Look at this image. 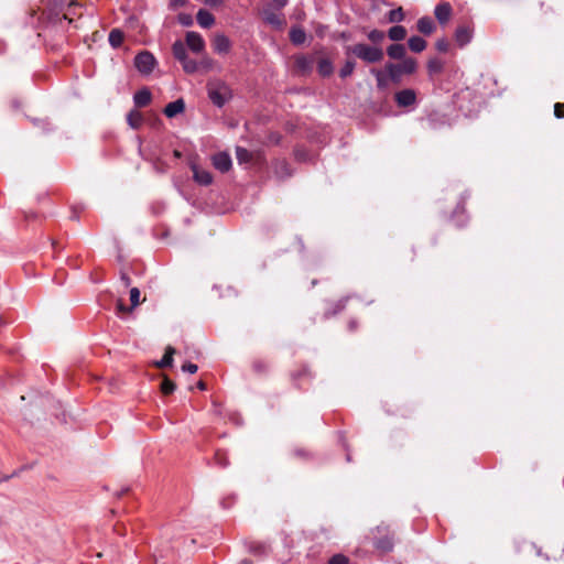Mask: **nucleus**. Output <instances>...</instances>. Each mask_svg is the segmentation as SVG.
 I'll use <instances>...</instances> for the list:
<instances>
[{"instance_id": "52", "label": "nucleus", "mask_w": 564, "mask_h": 564, "mask_svg": "<svg viewBox=\"0 0 564 564\" xmlns=\"http://www.w3.org/2000/svg\"><path fill=\"white\" fill-rule=\"evenodd\" d=\"M349 328H350L351 330L356 329V328H357V324H356V322H354V321H352V322H350V323H349Z\"/></svg>"}, {"instance_id": "18", "label": "nucleus", "mask_w": 564, "mask_h": 564, "mask_svg": "<svg viewBox=\"0 0 564 564\" xmlns=\"http://www.w3.org/2000/svg\"><path fill=\"white\" fill-rule=\"evenodd\" d=\"M152 99L151 91L143 88L134 94L133 100L137 107H147Z\"/></svg>"}, {"instance_id": "10", "label": "nucleus", "mask_w": 564, "mask_h": 564, "mask_svg": "<svg viewBox=\"0 0 564 564\" xmlns=\"http://www.w3.org/2000/svg\"><path fill=\"white\" fill-rule=\"evenodd\" d=\"M473 36V29L469 25H459L455 31V41L463 47L468 44Z\"/></svg>"}, {"instance_id": "58", "label": "nucleus", "mask_w": 564, "mask_h": 564, "mask_svg": "<svg viewBox=\"0 0 564 564\" xmlns=\"http://www.w3.org/2000/svg\"><path fill=\"white\" fill-rule=\"evenodd\" d=\"M561 558H564V547H563V554L561 555Z\"/></svg>"}, {"instance_id": "39", "label": "nucleus", "mask_w": 564, "mask_h": 564, "mask_svg": "<svg viewBox=\"0 0 564 564\" xmlns=\"http://www.w3.org/2000/svg\"><path fill=\"white\" fill-rule=\"evenodd\" d=\"M178 23L183 26H192L193 18L188 13H180L177 17Z\"/></svg>"}, {"instance_id": "50", "label": "nucleus", "mask_w": 564, "mask_h": 564, "mask_svg": "<svg viewBox=\"0 0 564 564\" xmlns=\"http://www.w3.org/2000/svg\"><path fill=\"white\" fill-rule=\"evenodd\" d=\"M197 388L199 390H206L207 386H206V383L203 380H200V381L197 382Z\"/></svg>"}, {"instance_id": "14", "label": "nucleus", "mask_w": 564, "mask_h": 564, "mask_svg": "<svg viewBox=\"0 0 564 564\" xmlns=\"http://www.w3.org/2000/svg\"><path fill=\"white\" fill-rule=\"evenodd\" d=\"M192 171H193L194 181L196 183H198L199 185H204V186L212 184L213 176H212L210 172L199 169L197 165H192Z\"/></svg>"}, {"instance_id": "41", "label": "nucleus", "mask_w": 564, "mask_h": 564, "mask_svg": "<svg viewBox=\"0 0 564 564\" xmlns=\"http://www.w3.org/2000/svg\"><path fill=\"white\" fill-rule=\"evenodd\" d=\"M252 368L257 373H264L268 370V365L263 360H254L252 364Z\"/></svg>"}, {"instance_id": "37", "label": "nucleus", "mask_w": 564, "mask_h": 564, "mask_svg": "<svg viewBox=\"0 0 564 564\" xmlns=\"http://www.w3.org/2000/svg\"><path fill=\"white\" fill-rule=\"evenodd\" d=\"M216 65V62L209 57V56H204L202 58V61L198 63V68L202 67L204 68L206 72L208 70H212Z\"/></svg>"}, {"instance_id": "34", "label": "nucleus", "mask_w": 564, "mask_h": 564, "mask_svg": "<svg viewBox=\"0 0 564 564\" xmlns=\"http://www.w3.org/2000/svg\"><path fill=\"white\" fill-rule=\"evenodd\" d=\"M356 63L351 59L346 61L345 65L339 70V76L346 78L350 76L355 69Z\"/></svg>"}, {"instance_id": "44", "label": "nucleus", "mask_w": 564, "mask_h": 564, "mask_svg": "<svg viewBox=\"0 0 564 564\" xmlns=\"http://www.w3.org/2000/svg\"><path fill=\"white\" fill-rule=\"evenodd\" d=\"M348 558L345 555L336 554L330 557L328 564H348Z\"/></svg>"}, {"instance_id": "3", "label": "nucleus", "mask_w": 564, "mask_h": 564, "mask_svg": "<svg viewBox=\"0 0 564 564\" xmlns=\"http://www.w3.org/2000/svg\"><path fill=\"white\" fill-rule=\"evenodd\" d=\"M386 72L392 83L399 84L403 74L411 75L416 70V61L412 57L404 58L401 63H387Z\"/></svg>"}, {"instance_id": "13", "label": "nucleus", "mask_w": 564, "mask_h": 564, "mask_svg": "<svg viewBox=\"0 0 564 564\" xmlns=\"http://www.w3.org/2000/svg\"><path fill=\"white\" fill-rule=\"evenodd\" d=\"M213 164L215 169L225 173L228 172L231 167V159L225 152H219L213 156Z\"/></svg>"}, {"instance_id": "25", "label": "nucleus", "mask_w": 564, "mask_h": 564, "mask_svg": "<svg viewBox=\"0 0 564 564\" xmlns=\"http://www.w3.org/2000/svg\"><path fill=\"white\" fill-rule=\"evenodd\" d=\"M444 68V62L437 57H433L427 62V72L430 76L441 74Z\"/></svg>"}, {"instance_id": "42", "label": "nucleus", "mask_w": 564, "mask_h": 564, "mask_svg": "<svg viewBox=\"0 0 564 564\" xmlns=\"http://www.w3.org/2000/svg\"><path fill=\"white\" fill-rule=\"evenodd\" d=\"M116 308L118 314H128L133 310L131 306L128 307L121 299L117 301Z\"/></svg>"}, {"instance_id": "23", "label": "nucleus", "mask_w": 564, "mask_h": 564, "mask_svg": "<svg viewBox=\"0 0 564 564\" xmlns=\"http://www.w3.org/2000/svg\"><path fill=\"white\" fill-rule=\"evenodd\" d=\"M317 72L323 77H328L333 74V63L328 58H321L317 64Z\"/></svg>"}, {"instance_id": "24", "label": "nucleus", "mask_w": 564, "mask_h": 564, "mask_svg": "<svg viewBox=\"0 0 564 564\" xmlns=\"http://www.w3.org/2000/svg\"><path fill=\"white\" fill-rule=\"evenodd\" d=\"M174 354H175V349L171 346H167L165 349L164 356L162 357V359L160 361L155 362V366L161 369L171 367L173 364Z\"/></svg>"}, {"instance_id": "19", "label": "nucleus", "mask_w": 564, "mask_h": 564, "mask_svg": "<svg viewBox=\"0 0 564 564\" xmlns=\"http://www.w3.org/2000/svg\"><path fill=\"white\" fill-rule=\"evenodd\" d=\"M387 54L392 59H402L403 61L404 58H406L405 57L406 50L403 44H391L387 48Z\"/></svg>"}, {"instance_id": "22", "label": "nucleus", "mask_w": 564, "mask_h": 564, "mask_svg": "<svg viewBox=\"0 0 564 564\" xmlns=\"http://www.w3.org/2000/svg\"><path fill=\"white\" fill-rule=\"evenodd\" d=\"M409 48L414 53H421L426 48V41L421 36H411L408 41Z\"/></svg>"}, {"instance_id": "9", "label": "nucleus", "mask_w": 564, "mask_h": 564, "mask_svg": "<svg viewBox=\"0 0 564 564\" xmlns=\"http://www.w3.org/2000/svg\"><path fill=\"white\" fill-rule=\"evenodd\" d=\"M394 99L399 107H409L415 102L416 94L413 89H403L395 94Z\"/></svg>"}, {"instance_id": "47", "label": "nucleus", "mask_w": 564, "mask_h": 564, "mask_svg": "<svg viewBox=\"0 0 564 564\" xmlns=\"http://www.w3.org/2000/svg\"><path fill=\"white\" fill-rule=\"evenodd\" d=\"M120 279L122 281V283L124 284V286H130L131 284V279L129 276V274L127 272H121V275H120Z\"/></svg>"}, {"instance_id": "35", "label": "nucleus", "mask_w": 564, "mask_h": 564, "mask_svg": "<svg viewBox=\"0 0 564 564\" xmlns=\"http://www.w3.org/2000/svg\"><path fill=\"white\" fill-rule=\"evenodd\" d=\"M236 156H237V160L239 161V163L249 162L252 158L251 153L247 149L241 148V147H238L236 149Z\"/></svg>"}, {"instance_id": "36", "label": "nucleus", "mask_w": 564, "mask_h": 564, "mask_svg": "<svg viewBox=\"0 0 564 564\" xmlns=\"http://www.w3.org/2000/svg\"><path fill=\"white\" fill-rule=\"evenodd\" d=\"M368 39L375 43V44H379L383 41L384 39V32L383 31H380V30H371L369 33H368Z\"/></svg>"}, {"instance_id": "51", "label": "nucleus", "mask_w": 564, "mask_h": 564, "mask_svg": "<svg viewBox=\"0 0 564 564\" xmlns=\"http://www.w3.org/2000/svg\"><path fill=\"white\" fill-rule=\"evenodd\" d=\"M281 170H282L283 172H285V174H286V175H290V173H289V167H288V164H286L285 162H282V163H281Z\"/></svg>"}, {"instance_id": "31", "label": "nucleus", "mask_w": 564, "mask_h": 564, "mask_svg": "<svg viewBox=\"0 0 564 564\" xmlns=\"http://www.w3.org/2000/svg\"><path fill=\"white\" fill-rule=\"evenodd\" d=\"M375 546L376 549H378L379 551L383 552V553H387V552H390L393 547V542L391 540V538L389 536H384V538H381V539H378L376 542H375Z\"/></svg>"}, {"instance_id": "46", "label": "nucleus", "mask_w": 564, "mask_h": 564, "mask_svg": "<svg viewBox=\"0 0 564 564\" xmlns=\"http://www.w3.org/2000/svg\"><path fill=\"white\" fill-rule=\"evenodd\" d=\"M182 370L189 373H195L198 370L197 365L192 362H186L182 366Z\"/></svg>"}, {"instance_id": "6", "label": "nucleus", "mask_w": 564, "mask_h": 564, "mask_svg": "<svg viewBox=\"0 0 564 564\" xmlns=\"http://www.w3.org/2000/svg\"><path fill=\"white\" fill-rule=\"evenodd\" d=\"M188 46V48L193 53H202L205 50V41L203 36L194 31H188L185 35V46Z\"/></svg>"}, {"instance_id": "16", "label": "nucleus", "mask_w": 564, "mask_h": 564, "mask_svg": "<svg viewBox=\"0 0 564 564\" xmlns=\"http://www.w3.org/2000/svg\"><path fill=\"white\" fill-rule=\"evenodd\" d=\"M197 23L204 28L209 29L215 24V17L207 10L200 9L196 14Z\"/></svg>"}, {"instance_id": "11", "label": "nucleus", "mask_w": 564, "mask_h": 564, "mask_svg": "<svg viewBox=\"0 0 564 564\" xmlns=\"http://www.w3.org/2000/svg\"><path fill=\"white\" fill-rule=\"evenodd\" d=\"M294 66L297 73L301 75H307L312 72L313 59L305 55H297L294 59Z\"/></svg>"}, {"instance_id": "56", "label": "nucleus", "mask_w": 564, "mask_h": 564, "mask_svg": "<svg viewBox=\"0 0 564 564\" xmlns=\"http://www.w3.org/2000/svg\"><path fill=\"white\" fill-rule=\"evenodd\" d=\"M185 0H177V4L184 3Z\"/></svg>"}, {"instance_id": "38", "label": "nucleus", "mask_w": 564, "mask_h": 564, "mask_svg": "<svg viewBox=\"0 0 564 564\" xmlns=\"http://www.w3.org/2000/svg\"><path fill=\"white\" fill-rule=\"evenodd\" d=\"M130 302L132 308L137 307L140 304V291L138 288H132L130 290Z\"/></svg>"}, {"instance_id": "17", "label": "nucleus", "mask_w": 564, "mask_h": 564, "mask_svg": "<svg viewBox=\"0 0 564 564\" xmlns=\"http://www.w3.org/2000/svg\"><path fill=\"white\" fill-rule=\"evenodd\" d=\"M417 31L424 35H431L435 31V24L430 17H422L416 22Z\"/></svg>"}, {"instance_id": "15", "label": "nucleus", "mask_w": 564, "mask_h": 564, "mask_svg": "<svg viewBox=\"0 0 564 564\" xmlns=\"http://www.w3.org/2000/svg\"><path fill=\"white\" fill-rule=\"evenodd\" d=\"M185 110V102L182 98L167 104L163 110L164 115L169 118H173Z\"/></svg>"}, {"instance_id": "55", "label": "nucleus", "mask_w": 564, "mask_h": 564, "mask_svg": "<svg viewBox=\"0 0 564 564\" xmlns=\"http://www.w3.org/2000/svg\"><path fill=\"white\" fill-rule=\"evenodd\" d=\"M185 0H177V4L184 3Z\"/></svg>"}, {"instance_id": "29", "label": "nucleus", "mask_w": 564, "mask_h": 564, "mask_svg": "<svg viewBox=\"0 0 564 564\" xmlns=\"http://www.w3.org/2000/svg\"><path fill=\"white\" fill-rule=\"evenodd\" d=\"M123 39L124 35L122 31H120L119 29L111 30L108 37L110 45L115 48L119 47L122 44Z\"/></svg>"}, {"instance_id": "4", "label": "nucleus", "mask_w": 564, "mask_h": 564, "mask_svg": "<svg viewBox=\"0 0 564 564\" xmlns=\"http://www.w3.org/2000/svg\"><path fill=\"white\" fill-rule=\"evenodd\" d=\"M172 53L175 59H177L186 74H194L198 70V63L192 59L187 55L185 43L177 40L172 45Z\"/></svg>"}, {"instance_id": "49", "label": "nucleus", "mask_w": 564, "mask_h": 564, "mask_svg": "<svg viewBox=\"0 0 564 564\" xmlns=\"http://www.w3.org/2000/svg\"><path fill=\"white\" fill-rule=\"evenodd\" d=\"M272 3L278 8L282 9L288 4V0H271Z\"/></svg>"}, {"instance_id": "45", "label": "nucleus", "mask_w": 564, "mask_h": 564, "mask_svg": "<svg viewBox=\"0 0 564 564\" xmlns=\"http://www.w3.org/2000/svg\"><path fill=\"white\" fill-rule=\"evenodd\" d=\"M554 116L558 119L564 118V102H556L554 105Z\"/></svg>"}, {"instance_id": "30", "label": "nucleus", "mask_w": 564, "mask_h": 564, "mask_svg": "<svg viewBox=\"0 0 564 564\" xmlns=\"http://www.w3.org/2000/svg\"><path fill=\"white\" fill-rule=\"evenodd\" d=\"M175 389H176V384L167 376H163V379H162V382L160 386V390H161L162 394H164V395L172 394L175 391Z\"/></svg>"}, {"instance_id": "8", "label": "nucleus", "mask_w": 564, "mask_h": 564, "mask_svg": "<svg viewBox=\"0 0 564 564\" xmlns=\"http://www.w3.org/2000/svg\"><path fill=\"white\" fill-rule=\"evenodd\" d=\"M263 21L275 29H282L285 25L283 14L276 13L271 9H264L262 12Z\"/></svg>"}, {"instance_id": "20", "label": "nucleus", "mask_w": 564, "mask_h": 564, "mask_svg": "<svg viewBox=\"0 0 564 564\" xmlns=\"http://www.w3.org/2000/svg\"><path fill=\"white\" fill-rule=\"evenodd\" d=\"M289 35H290V41L294 45H301L306 40V33L301 26H292Z\"/></svg>"}, {"instance_id": "12", "label": "nucleus", "mask_w": 564, "mask_h": 564, "mask_svg": "<svg viewBox=\"0 0 564 564\" xmlns=\"http://www.w3.org/2000/svg\"><path fill=\"white\" fill-rule=\"evenodd\" d=\"M452 6L448 2H442L435 7L434 14L441 24H445L452 17Z\"/></svg>"}, {"instance_id": "7", "label": "nucleus", "mask_w": 564, "mask_h": 564, "mask_svg": "<svg viewBox=\"0 0 564 564\" xmlns=\"http://www.w3.org/2000/svg\"><path fill=\"white\" fill-rule=\"evenodd\" d=\"M213 48L218 54H227L231 48V42L223 33H217L212 41Z\"/></svg>"}, {"instance_id": "21", "label": "nucleus", "mask_w": 564, "mask_h": 564, "mask_svg": "<svg viewBox=\"0 0 564 564\" xmlns=\"http://www.w3.org/2000/svg\"><path fill=\"white\" fill-rule=\"evenodd\" d=\"M371 74L375 75V77H376L378 89H386L389 85V82H391L386 69L380 70V69L372 68Z\"/></svg>"}, {"instance_id": "5", "label": "nucleus", "mask_w": 564, "mask_h": 564, "mask_svg": "<svg viewBox=\"0 0 564 564\" xmlns=\"http://www.w3.org/2000/svg\"><path fill=\"white\" fill-rule=\"evenodd\" d=\"M155 64V57L148 51L139 53L134 58L137 69L145 75L150 74L154 69Z\"/></svg>"}, {"instance_id": "1", "label": "nucleus", "mask_w": 564, "mask_h": 564, "mask_svg": "<svg viewBox=\"0 0 564 564\" xmlns=\"http://www.w3.org/2000/svg\"><path fill=\"white\" fill-rule=\"evenodd\" d=\"M207 94L210 101L216 106L221 108L232 98V90L227 83L220 79H212L208 80L207 85Z\"/></svg>"}, {"instance_id": "57", "label": "nucleus", "mask_w": 564, "mask_h": 564, "mask_svg": "<svg viewBox=\"0 0 564 564\" xmlns=\"http://www.w3.org/2000/svg\"><path fill=\"white\" fill-rule=\"evenodd\" d=\"M180 152L178 151H175V156H180Z\"/></svg>"}, {"instance_id": "43", "label": "nucleus", "mask_w": 564, "mask_h": 564, "mask_svg": "<svg viewBox=\"0 0 564 564\" xmlns=\"http://www.w3.org/2000/svg\"><path fill=\"white\" fill-rule=\"evenodd\" d=\"M435 46L438 52L446 53L449 48V42L443 37L436 41Z\"/></svg>"}, {"instance_id": "32", "label": "nucleus", "mask_w": 564, "mask_h": 564, "mask_svg": "<svg viewBox=\"0 0 564 564\" xmlns=\"http://www.w3.org/2000/svg\"><path fill=\"white\" fill-rule=\"evenodd\" d=\"M214 460L216 465H218L221 468H225L229 465V459L227 456V453L223 449H217L214 455Z\"/></svg>"}, {"instance_id": "27", "label": "nucleus", "mask_w": 564, "mask_h": 564, "mask_svg": "<svg viewBox=\"0 0 564 564\" xmlns=\"http://www.w3.org/2000/svg\"><path fill=\"white\" fill-rule=\"evenodd\" d=\"M270 551V546L263 542L253 541L249 544V552L253 555H265Z\"/></svg>"}, {"instance_id": "33", "label": "nucleus", "mask_w": 564, "mask_h": 564, "mask_svg": "<svg viewBox=\"0 0 564 564\" xmlns=\"http://www.w3.org/2000/svg\"><path fill=\"white\" fill-rule=\"evenodd\" d=\"M404 17L405 15H404L403 9L401 7H399L398 9L391 10L388 13V21L390 23L401 22L404 20Z\"/></svg>"}, {"instance_id": "48", "label": "nucleus", "mask_w": 564, "mask_h": 564, "mask_svg": "<svg viewBox=\"0 0 564 564\" xmlns=\"http://www.w3.org/2000/svg\"><path fill=\"white\" fill-rule=\"evenodd\" d=\"M204 2L212 7V8H215V7H219L223 4L224 0H204Z\"/></svg>"}, {"instance_id": "2", "label": "nucleus", "mask_w": 564, "mask_h": 564, "mask_svg": "<svg viewBox=\"0 0 564 564\" xmlns=\"http://www.w3.org/2000/svg\"><path fill=\"white\" fill-rule=\"evenodd\" d=\"M347 52L369 64L379 63L384 57L382 48L364 43L348 46Z\"/></svg>"}, {"instance_id": "40", "label": "nucleus", "mask_w": 564, "mask_h": 564, "mask_svg": "<svg viewBox=\"0 0 564 564\" xmlns=\"http://www.w3.org/2000/svg\"><path fill=\"white\" fill-rule=\"evenodd\" d=\"M346 303H347V299H340L338 300L336 303H335V306H334V310L332 312H326V316L328 315H335L337 314L338 312L343 311L346 306Z\"/></svg>"}, {"instance_id": "28", "label": "nucleus", "mask_w": 564, "mask_h": 564, "mask_svg": "<svg viewBox=\"0 0 564 564\" xmlns=\"http://www.w3.org/2000/svg\"><path fill=\"white\" fill-rule=\"evenodd\" d=\"M388 36L392 41H402L406 36V29L402 25H394L389 29Z\"/></svg>"}, {"instance_id": "53", "label": "nucleus", "mask_w": 564, "mask_h": 564, "mask_svg": "<svg viewBox=\"0 0 564 564\" xmlns=\"http://www.w3.org/2000/svg\"><path fill=\"white\" fill-rule=\"evenodd\" d=\"M239 564H253L250 560L245 558Z\"/></svg>"}, {"instance_id": "54", "label": "nucleus", "mask_w": 564, "mask_h": 564, "mask_svg": "<svg viewBox=\"0 0 564 564\" xmlns=\"http://www.w3.org/2000/svg\"><path fill=\"white\" fill-rule=\"evenodd\" d=\"M539 6H540V9H543L544 8V2H540Z\"/></svg>"}, {"instance_id": "26", "label": "nucleus", "mask_w": 564, "mask_h": 564, "mask_svg": "<svg viewBox=\"0 0 564 564\" xmlns=\"http://www.w3.org/2000/svg\"><path fill=\"white\" fill-rule=\"evenodd\" d=\"M127 121L131 128L139 129L143 123V116L138 110H131L127 115Z\"/></svg>"}]
</instances>
